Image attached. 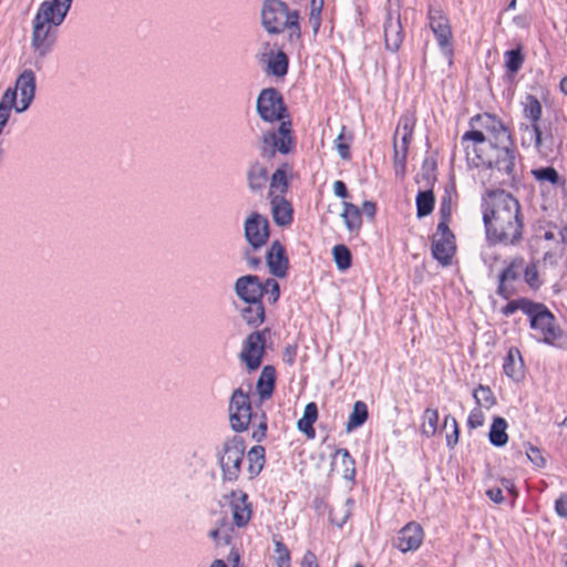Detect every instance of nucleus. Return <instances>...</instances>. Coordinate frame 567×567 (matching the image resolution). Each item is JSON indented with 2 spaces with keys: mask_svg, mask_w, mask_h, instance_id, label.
Returning a JSON list of instances; mask_svg holds the SVG:
<instances>
[{
  "mask_svg": "<svg viewBox=\"0 0 567 567\" xmlns=\"http://www.w3.org/2000/svg\"><path fill=\"white\" fill-rule=\"evenodd\" d=\"M275 545V561L277 567H290V551L287 546L278 539L274 540Z\"/></svg>",
  "mask_w": 567,
  "mask_h": 567,
  "instance_id": "obj_43",
  "label": "nucleus"
},
{
  "mask_svg": "<svg viewBox=\"0 0 567 567\" xmlns=\"http://www.w3.org/2000/svg\"><path fill=\"white\" fill-rule=\"evenodd\" d=\"M271 206L274 221L278 226H287L292 220V206L284 195L268 197Z\"/></svg>",
  "mask_w": 567,
  "mask_h": 567,
  "instance_id": "obj_24",
  "label": "nucleus"
},
{
  "mask_svg": "<svg viewBox=\"0 0 567 567\" xmlns=\"http://www.w3.org/2000/svg\"><path fill=\"white\" fill-rule=\"evenodd\" d=\"M515 262H513L509 267H507L499 276L501 282H504L508 279H515L516 272L514 270Z\"/></svg>",
  "mask_w": 567,
  "mask_h": 567,
  "instance_id": "obj_62",
  "label": "nucleus"
},
{
  "mask_svg": "<svg viewBox=\"0 0 567 567\" xmlns=\"http://www.w3.org/2000/svg\"><path fill=\"white\" fill-rule=\"evenodd\" d=\"M209 537L216 543V545L228 544L230 540L229 528H226L225 524L214 528L209 532Z\"/></svg>",
  "mask_w": 567,
  "mask_h": 567,
  "instance_id": "obj_48",
  "label": "nucleus"
},
{
  "mask_svg": "<svg viewBox=\"0 0 567 567\" xmlns=\"http://www.w3.org/2000/svg\"><path fill=\"white\" fill-rule=\"evenodd\" d=\"M297 353V347L296 346H288L285 350L284 359L287 363L292 364L295 362Z\"/></svg>",
  "mask_w": 567,
  "mask_h": 567,
  "instance_id": "obj_60",
  "label": "nucleus"
},
{
  "mask_svg": "<svg viewBox=\"0 0 567 567\" xmlns=\"http://www.w3.org/2000/svg\"><path fill=\"white\" fill-rule=\"evenodd\" d=\"M333 192L334 195L340 198H346L348 196L347 186L342 181H337L333 183Z\"/></svg>",
  "mask_w": 567,
  "mask_h": 567,
  "instance_id": "obj_58",
  "label": "nucleus"
},
{
  "mask_svg": "<svg viewBox=\"0 0 567 567\" xmlns=\"http://www.w3.org/2000/svg\"><path fill=\"white\" fill-rule=\"evenodd\" d=\"M466 145L467 156L473 152L476 158L473 159L476 166H485L491 171L489 177L494 184L506 185L515 179V155L513 150L496 147L487 142L486 135L481 131H468L462 137Z\"/></svg>",
  "mask_w": 567,
  "mask_h": 567,
  "instance_id": "obj_3",
  "label": "nucleus"
},
{
  "mask_svg": "<svg viewBox=\"0 0 567 567\" xmlns=\"http://www.w3.org/2000/svg\"><path fill=\"white\" fill-rule=\"evenodd\" d=\"M524 114L532 121V124L525 125L523 128V144H527L528 146L534 145L537 150H540L542 133L537 121L542 115V105L535 96L528 95L526 97L524 103Z\"/></svg>",
  "mask_w": 567,
  "mask_h": 567,
  "instance_id": "obj_11",
  "label": "nucleus"
},
{
  "mask_svg": "<svg viewBox=\"0 0 567 567\" xmlns=\"http://www.w3.org/2000/svg\"><path fill=\"white\" fill-rule=\"evenodd\" d=\"M473 396L481 409L489 410L496 404V398L488 386L480 385L474 390Z\"/></svg>",
  "mask_w": 567,
  "mask_h": 567,
  "instance_id": "obj_38",
  "label": "nucleus"
},
{
  "mask_svg": "<svg viewBox=\"0 0 567 567\" xmlns=\"http://www.w3.org/2000/svg\"><path fill=\"white\" fill-rule=\"evenodd\" d=\"M439 413L436 410L426 409L422 416L421 431L426 436H433L437 431Z\"/></svg>",
  "mask_w": 567,
  "mask_h": 567,
  "instance_id": "obj_40",
  "label": "nucleus"
},
{
  "mask_svg": "<svg viewBox=\"0 0 567 567\" xmlns=\"http://www.w3.org/2000/svg\"><path fill=\"white\" fill-rule=\"evenodd\" d=\"M268 181L267 168L259 164L254 163L248 171V184L251 190H260L264 188Z\"/></svg>",
  "mask_w": 567,
  "mask_h": 567,
  "instance_id": "obj_30",
  "label": "nucleus"
},
{
  "mask_svg": "<svg viewBox=\"0 0 567 567\" xmlns=\"http://www.w3.org/2000/svg\"><path fill=\"white\" fill-rule=\"evenodd\" d=\"M245 444L238 436L225 441L219 453V465L225 481H236L244 460Z\"/></svg>",
  "mask_w": 567,
  "mask_h": 567,
  "instance_id": "obj_5",
  "label": "nucleus"
},
{
  "mask_svg": "<svg viewBox=\"0 0 567 567\" xmlns=\"http://www.w3.org/2000/svg\"><path fill=\"white\" fill-rule=\"evenodd\" d=\"M257 112L266 122L281 121L277 132L262 133L259 150L261 156L272 158L276 152L288 154L293 148L291 123L284 121L286 112L282 97L275 89H265L257 99Z\"/></svg>",
  "mask_w": 567,
  "mask_h": 567,
  "instance_id": "obj_2",
  "label": "nucleus"
},
{
  "mask_svg": "<svg viewBox=\"0 0 567 567\" xmlns=\"http://www.w3.org/2000/svg\"><path fill=\"white\" fill-rule=\"evenodd\" d=\"M523 61L524 58L519 50H511L505 53V65L512 73L520 69Z\"/></svg>",
  "mask_w": 567,
  "mask_h": 567,
  "instance_id": "obj_46",
  "label": "nucleus"
},
{
  "mask_svg": "<svg viewBox=\"0 0 567 567\" xmlns=\"http://www.w3.org/2000/svg\"><path fill=\"white\" fill-rule=\"evenodd\" d=\"M264 295H266L269 302L275 303L280 296L279 284L275 279H267L262 284Z\"/></svg>",
  "mask_w": 567,
  "mask_h": 567,
  "instance_id": "obj_47",
  "label": "nucleus"
},
{
  "mask_svg": "<svg viewBox=\"0 0 567 567\" xmlns=\"http://www.w3.org/2000/svg\"><path fill=\"white\" fill-rule=\"evenodd\" d=\"M331 473L352 481L355 476L354 460L346 449L336 450L331 461Z\"/></svg>",
  "mask_w": 567,
  "mask_h": 567,
  "instance_id": "obj_22",
  "label": "nucleus"
},
{
  "mask_svg": "<svg viewBox=\"0 0 567 567\" xmlns=\"http://www.w3.org/2000/svg\"><path fill=\"white\" fill-rule=\"evenodd\" d=\"M318 417V409L316 403L310 402L306 405L302 417L297 422L299 431L305 433L307 437L313 439L316 435L313 423Z\"/></svg>",
  "mask_w": 567,
  "mask_h": 567,
  "instance_id": "obj_27",
  "label": "nucleus"
},
{
  "mask_svg": "<svg viewBox=\"0 0 567 567\" xmlns=\"http://www.w3.org/2000/svg\"><path fill=\"white\" fill-rule=\"evenodd\" d=\"M252 421H258L257 429L252 432V439L257 442H260L264 440L267 432V422L265 413H261L260 415H258L257 419H254Z\"/></svg>",
  "mask_w": 567,
  "mask_h": 567,
  "instance_id": "obj_51",
  "label": "nucleus"
},
{
  "mask_svg": "<svg viewBox=\"0 0 567 567\" xmlns=\"http://www.w3.org/2000/svg\"><path fill=\"white\" fill-rule=\"evenodd\" d=\"M526 455L529 458V461L533 464H535L537 467H544L545 466L546 461H545L544 456L542 455L540 451L537 447L529 445L527 451H526Z\"/></svg>",
  "mask_w": 567,
  "mask_h": 567,
  "instance_id": "obj_53",
  "label": "nucleus"
},
{
  "mask_svg": "<svg viewBox=\"0 0 567 567\" xmlns=\"http://www.w3.org/2000/svg\"><path fill=\"white\" fill-rule=\"evenodd\" d=\"M525 280L530 287H538V271L535 265H528L525 269Z\"/></svg>",
  "mask_w": 567,
  "mask_h": 567,
  "instance_id": "obj_54",
  "label": "nucleus"
},
{
  "mask_svg": "<svg viewBox=\"0 0 567 567\" xmlns=\"http://www.w3.org/2000/svg\"><path fill=\"white\" fill-rule=\"evenodd\" d=\"M286 165L282 167H279L275 171V173L271 176L270 187L268 197L284 195V193L287 190L288 183L286 178Z\"/></svg>",
  "mask_w": 567,
  "mask_h": 567,
  "instance_id": "obj_36",
  "label": "nucleus"
},
{
  "mask_svg": "<svg viewBox=\"0 0 567 567\" xmlns=\"http://www.w3.org/2000/svg\"><path fill=\"white\" fill-rule=\"evenodd\" d=\"M72 1L73 0H45L40 4L34 18L60 27L71 8Z\"/></svg>",
  "mask_w": 567,
  "mask_h": 567,
  "instance_id": "obj_16",
  "label": "nucleus"
},
{
  "mask_svg": "<svg viewBox=\"0 0 567 567\" xmlns=\"http://www.w3.org/2000/svg\"><path fill=\"white\" fill-rule=\"evenodd\" d=\"M383 33L385 48L389 51L396 52L400 49L404 38L399 16L393 17L391 13L388 14V18L384 23Z\"/></svg>",
  "mask_w": 567,
  "mask_h": 567,
  "instance_id": "obj_23",
  "label": "nucleus"
},
{
  "mask_svg": "<svg viewBox=\"0 0 567 567\" xmlns=\"http://www.w3.org/2000/svg\"><path fill=\"white\" fill-rule=\"evenodd\" d=\"M286 29H288V31H289V41L290 42L299 40L300 28H299L298 20L295 23H292V21H291L289 24H287Z\"/></svg>",
  "mask_w": 567,
  "mask_h": 567,
  "instance_id": "obj_57",
  "label": "nucleus"
},
{
  "mask_svg": "<svg viewBox=\"0 0 567 567\" xmlns=\"http://www.w3.org/2000/svg\"><path fill=\"white\" fill-rule=\"evenodd\" d=\"M235 292L244 302L261 300L262 282L254 275L239 277L235 282Z\"/></svg>",
  "mask_w": 567,
  "mask_h": 567,
  "instance_id": "obj_18",
  "label": "nucleus"
},
{
  "mask_svg": "<svg viewBox=\"0 0 567 567\" xmlns=\"http://www.w3.org/2000/svg\"><path fill=\"white\" fill-rule=\"evenodd\" d=\"M524 362L517 348H511L504 362V372L513 380L519 381L524 377Z\"/></svg>",
  "mask_w": 567,
  "mask_h": 567,
  "instance_id": "obj_25",
  "label": "nucleus"
},
{
  "mask_svg": "<svg viewBox=\"0 0 567 567\" xmlns=\"http://www.w3.org/2000/svg\"><path fill=\"white\" fill-rule=\"evenodd\" d=\"M245 237L254 249L262 247L269 237L267 218L258 213H252L245 221Z\"/></svg>",
  "mask_w": 567,
  "mask_h": 567,
  "instance_id": "obj_15",
  "label": "nucleus"
},
{
  "mask_svg": "<svg viewBox=\"0 0 567 567\" xmlns=\"http://www.w3.org/2000/svg\"><path fill=\"white\" fill-rule=\"evenodd\" d=\"M477 122H482V125L486 130V137L488 143H493L496 147L511 148V135L503 123L495 116L485 114L478 115L474 118Z\"/></svg>",
  "mask_w": 567,
  "mask_h": 567,
  "instance_id": "obj_17",
  "label": "nucleus"
},
{
  "mask_svg": "<svg viewBox=\"0 0 567 567\" xmlns=\"http://www.w3.org/2000/svg\"><path fill=\"white\" fill-rule=\"evenodd\" d=\"M323 7V0H311L310 3V14H309V23L312 27L315 33L318 32L320 28V14Z\"/></svg>",
  "mask_w": 567,
  "mask_h": 567,
  "instance_id": "obj_45",
  "label": "nucleus"
},
{
  "mask_svg": "<svg viewBox=\"0 0 567 567\" xmlns=\"http://www.w3.org/2000/svg\"><path fill=\"white\" fill-rule=\"evenodd\" d=\"M513 22L515 25H517L519 28H525L529 24V16L527 13L516 16L513 19Z\"/></svg>",
  "mask_w": 567,
  "mask_h": 567,
  "instance_id": "obj_63",
  "label": "nucleus"
},
{
  "mask_svg": "<svg viewBox=\"0 0 567 567\" xmlns=\"http://www.w3.org/2000/svg\"><path fill=\"white\" fill-rule=\"evenodd\" d=\"M483 221L493 243L515 245L522 239L520 205L505 190H488L483 197Z\"/></svg>",
  "mask_w": 567,
  "mask_h": 567,
  "instance_id": "obj_1",
  "label": "nucleus"
},
{
  "mask_svg": "<svg viewBox=\"0 0 567 567\" xmlns=\"http://www.w3.org/2000/svg\"><path fill=\"white\" fill-rule=\"evenodd\" d=\"M300 567H318L317 557L311 550L303 554Z\"/></svg>",
  "mask_w": 567,
  "mask_h": 567,
  "instance_id": "obj_56",
  "label": "nucleus"
},
{
  "mask_svg": "<svg viewBox=\"0 0 567 567\" xmlns=\"http://www.w3.org/2000/svg\"><path fill=\"white\" fill-rule=\"evenodd\" d=\"M343 210L341 217L349 231H358L361 228V213L357 205L343 202Z\"/></svg>",
  "mask_w": 567,
  "mask_h": 567,
  "instance_id": "obj_28",
  "label": "nucleus"
},
{
  "mask_svg": "<svg viewBox=\"0 0 567 567\" xmlns=\"http://www.w3.org/2000/svg\"><path fill=\"white\" fill-rule=\"evenodd\" d=\"M435 203L434 194L432 190L420 192L416 196V215L419 218L430 215L433 210Z\"/></svg>",
  "mask_w": 567,
  "mask_h": 567,
  "instance_id": "obj_37",
  "label": "nucleus"
},
{
  "mask_svg": "<svg viewBox=\"0 0 567 567\" xmlns=\"http://www.w3.org/2000/svg\"><path fill=\"white\" fill-rule=\"evenodd\" d=\"M430 28L434 33L443 56L449 66L453 63V49L451 45L452 30L445 14L435 8L429 10Z\"/></svg>",
  "mask_w": 567,
  "mask_h": 567,
  "instance_id": "obj_8",
  "label": "nucleus"
},
{
  "mask_svg": "<svg viewBox=\"0 0 567 567\" xmlns=\"http://www.w3.org/2000/svg\"><path fill=\"white\" fill-rule=\"evenodd\" d=\"M275 385V369L270 365L264 367L257 381V390L261 399L271 395Z\"/></svg>",
  "mask_w": 567,
  "mask_h": 567,
  "instance_id": "obj_29",
  "label": "nucleus"
},
{
  "mask_svg": "<svg viewBox=\"0 0 567 567\" xmlns=\"http://www.w3.org/2000/svg\"><path fill=\"white\" fill-rule=\"evenodd\" d=\"M12 107L16 110V94L11 89H7L0 100V123L3 126L10 117Z\"/></svg>",
  "mask_w": 567,
  "mask_h": 567,
  "instance_id": "obj_39",
  "label": "nucleus"
},
{
  "mask_svg": "<svg viewBox=\"0 0 567 567\" xmlns=\"http://www.w3.org/2000/svg\"><path fill=\"white\" fill-rule=\"evenodd\" d=\"M443 429L446 431V445L453 449L457 444L460 435L456 419L452 415H446Z\"/></svg>",
  "mask_w": 567,
  "mask_h": 567,
  "instance_id": "obj_41",
  "label": "nucleus"
},
{
  "mask_svg": "<svg viewBox=\"0 0 567 567\" xmlns=\"http://www.w3.org/2000/svg\"><path fill=\"white\" fill-rule=\"evenodd\" d=\"M362 213L365 214L368 217L373 218L375 214V204L372 202H364L362 204Z\"/></svg>",
  "mask_w": 567,
  "mask_h": 567,
  "instance_id": "obj_64",
  "label": "nucleus"
},
{
  "mask_svg": "<svg viewBox=\"0 0 567 567\" xmlns=\"http://www.w3.org/2000/svg\"><path fill=\"white\" fill-rule=\"evenodd\" d=\"M487 496L494 502V503H502L504 497H503V492L501 488L498 487H495V488H491L486 492Z\"/></svg>",
  "mask_w": 567,
  "mask_h": 567,
  "instance_id": "obj_59",
  "label": "nucleus"
},
{
  "mask_svg": "<svg viewBox=\"0 0 567 567\" xmlns=\"http://www.w3.org/2000/svg\"><path fill=\"white\" fill-rule=\"evenodd\" d=\"M530 328L540 332L542 342L551 347L560 346L558 341L563 338V331L555 326V317L548 309L533 317Z\"/></svg>",
  "mask_w": 567,
  "mask_h": 567,
  "instance_id": "obj_14",
  "label": "nucleus"
},
{
  "mask_svg": "<svg viewBox=\"0 0 567 567\" xmlns=\"http://www.w3.org/2000/svg\"><path fill=\"white\" fill-rule=\"evenodd\" d=\"M16 94V112L27 111L35 95V74L32 70L22 71L16 80L14 87H10Z\"/></svg>",
  "mask_w": 567,
  "mask_h": 567,
  "instance_id": "obj_12",
  "label": "nucleus"
},
{
  "mask_svg": "<svg viewBox=\"0 0 567 567\" xmlns=\"http://www.w3.org/2000/svg\"><path fill=\"white\" fill-rule=\"evenodd\" d=\"M534 176L536 179L542 182H549L551 184H555L558 181V173L553 167H545L533 171Z\"/></svg>",
  "mask_w": 567,
  "mask_h": 567,
  "instance_id": "obj_49",
  "label": "nucleus"
},
{
  "mask_svg": "<svg viewBox=\"0 0 567 567\" xmlns=\"http://www.w3.org/2000/svg\"><path fill=\"white\" fill-rule=\"evenodd\" d=\"M414 126V120L410 115H403L400 118L395 133L393 135V164L396 174L403 175L405 162Z\"/></svg>",
  "mask_w": 567,
  "mask_h": 567,
  "instance_id": "obj_7",
  "label": "nucleus"
},
{
  "mask_svg": "<svg viewBox=\"0 0 567 567\" xmlns=\"http://www.w3.org/2000/svg\"><path fill=\"white\" fill-rule=\"evenodd\" d=\"M334 262L340 270H347L351 266V252L344 245H337L332 249Z\"/></svg>",
  "mask_w": 567,
  "mask_h": 567,
  "instance_id": "obj_42",
  "label": "nucleus"
},
{
  "mask_svg": "<svg viewBox=\"0 0 567 567\" xmlns=\"http://www.w3.org/2000/svg\"><path fill=\"white\" fill-rule=\"evenodd\" d=\"M346 127L342 126L340 130V133L338 134L334 145L338 154L342 159H349L350 158V142L352 140V136H346L344 135Z\"/></svg>",
  "mask_w": 567,
  "mask_h": 567,
  "instance_id": "obj_44",
  "label": "nucleus"
},
{
  "mask_svg": "<svg viewBox=\"0 0 567 567\" xmlns=\"http://www.w3.org/2000/svg\"><path fill=\"white\" fill-rule=\"evenodd\" d=\"M440 213H441V217H442L441 221H445L447 224L450 216H451L450 202H446L445 199L443 200L441 208H440Z\"/></svg>",
  "mask_w": 567,
  "mask_h": 567,
  "instance_id": "obj_61",
  "label": "nucleus"
},
{
  "mask_svg": "<svg viewBox=\"0 0 567 567\" xmlns=\"http://www.w3.org/2000/svg\"><path fill=\"white\" fill-rule=\"evenodd\" d=\"M233 523L237 527H244L251 518V505L248 503V496L243 491L230 493V503Z\"/></svg>",
  "mask_w": 567,
  "mask_h": 567,
  "instance_id": "obj_19",
  "label": "nucleus"
},
{
  "mask_svg": "<svg viewBox=\"0 0 567 567\" xmlns=\"http://www.w3.org/2000/svg\"><path fill=\"white\" fill-rule=\"evenodd\" d=\"M507 423L505 419L501 416H496L492 423L489 430V441L495 446H504L508 441V435L506 433Z\"/></svg>",
  "mask_w": 567,
  "mask_h": 567,
  "instance_id": "obj_31",
  "label": "nucleus"
},
{
  "mask_svg": "<svg viewBox=\"0 0 567 567\" xmlns=\"http://www.w3.org/2000/svg\"><path fill=\"white\" fill-rule=\"evenodd\" d=\"M248 472L250 477L257 476L264 467L265 450L262 446H254L249 450L248 454Z\"/></svg>",
  "mask_w": 567,
  "mask_h": 567,
  "instance_id": "obj_35",
  "label": "nucleus"
},
{
  "mask_svg": "<svg viewBox=\"0 0 567 567\" xmlns=\"http://www.w3.org/2000/svg\"><path fill=\"white\" fill-rule=\"evenodd\" d=\"M267 266L269 271L279 278H282L287 275L288 270V258L286 256L285 247L278 241L275 240L266 256Z\"/></svg>",
  "mask_w": 567,
  "mask_h": 567,
  "instance_id": "obj_21",
  "label": "nucleus"
},
{
  "mask_svg": "<svg viewBox=\"0 0 567 567\" xmlns=\"http://www.w3.org/2000/svg\"><path fill=\"white\" fill-rule=\"evenodd\" d=\"M519 308L529 316L530 320L533 319L536 313L540 312L542 310H546L547 308L543 303H534L527 300H520L519 301Z\"/></svg>",
  "mask_w": 567,
  "mask_h": 567,
  "instance_id": "obj_50",
  "label": "nucleus"
},
{
  "mask_svg": "<svg viewBox=\"0 0 567 567\" xmlns=\"http://www.w3.org/2000/svg\"><path fill=\"white\" fill-rule=\"evenodd\" d=\"M288 70V58L282 51L271 53L267 62V72L276 75L284 76Z\"/></svg>",
  "mask_w": 567,
  "mask_h": 567,
  "instance_id": "obj_33",
  "label": "nucleus"
},
{
  "mask_svg": "<svg viewBox=\"0 0 567 567\" xmlns=\"http://www.w3.org/2000/svg\"><path fill=\"white\" fill-rule=\"evenodd\" d=\"M258 414L252 413L249 395L240 388L236 389L229 401V422L230 426L236 432H243L248 429V425Z\"/></svg>",
  "mask_w": 567,
  "mask_h": 567,
  "instance_id": "obj_6",
  "label": "nucleus"
},
{
  "mask_svg": "<svg viewBox=\"0 0 567 567\" xmlns=\"http://www.w3.org/2000/svg\"><path fill=\"white\" fill-rule=\"evenodd\" d=\"M431 250L433 257L444 267L452 264L456 251L455 237L445 221H440L432 237Z\"/></svg>",
  "mask_w": 567,
  "mask_h": 567,
  "instance_id": "obj_9",
  "label": "nucleus"
},
{
  "mask_svg": "<svg viewBox=\"0 0 567 567\" xmlns=\"http://www.w3.org/2000/svg\"><path fill=\"white\" fill-rule=\"evenodd\" d=\"M368 419V408L367 404L362 401H357L353 404V409L351 414L349 415L346 430L347 432H351L354 429L361 426Z\"/></svg>",
  "mask_w": 567,
  "mask_h": 567,
  "instance_id": "obj_32",
  "label": "nucleus"
},
{
  "mask_svg": "<svg viewBox=\"0 0 567 567\" xmlns=\"http://www.w3.org/2000/svg\"><path fill=\"white\" fill-rule=\"evenodd\" d=\"M299 19L297 11H290L281 0H265L261 7V23L268 33L282 32L291 21Z\"/></svg>",
  "mask_w": 567,
  "mask_h": 567,
  "instance_id": "obj_4",
  "label": "nucleus"
},
{
  "mask_svg": "<svg viewBox=\"0 0 567 567\" xmlns=\"http://www.w3.org/2000/svg\"><path fill=\"white\" fill-rule=\"evenodd\" d=\"M353 502L347 498L343 503L333 506L330 509V522L338 527H342L351 514Z\"/></svg>",
  "mask_w": 567,
  "mask_h": 567,
  "instance_id": "obj_34",
  "label": "nucleus"
},
{
  "mask_svg": "<svg viewBox=\"0 0 567 567\" xmlns=\"http://www.w3.org/2000/svg\"><path fill=\"white\" fill-rule=\"evenodd\" d=\"M424 533L420 524L411 522L406 524L398 536V548L402 553L416 550L423 543Z\"/></svg>",
  "mask_w": 567,
  "mask_h": 567,
  "instance_id": "obj_20",
  "label": "nucleus"
},
{
  "mask_svg": "<svg viewBox=\"0 0 567 567\" xmlns=\"http://www.w3.org/2000/svg\"><path fill=\"white\" fill-rule=\"evenodd\" d=\"M555 511L558 516L560 517H567V494H561L556 503H555Z\"/></svg>",
  "mask_w": 567,
  "mask_h": 567,
  "instance_id": "obj_55",
  "label": "nucleus"
},
{
  "mask_svg": "<svg viewBox=\"0 0 567 567\" xmlns=\"http://www.w3.org/2000/svg\"><path fill=\"white\" fill-rule=\"evenodd\" d=\"M484 424V414L482 412L481 408H475L471 411L468 419H467V425L471 429L480 427Z\"/></svg>",
  "mask_w": 567,
  "mask_h": 567,
  "instance_id": "obj_52",
  "label": "nucleus"
},
{
  "mask_svg": "<svg viewBox=\"0 0 567 567\" xmlns=\"http://www.w3.org/2000/svg\"><path fill=\"white\" fill-rule=\"evenodd\" d=\"M239 311L243 320L249 326H259L265 320V309L261 300L245 302Z\"/></svg>",
  "mask_w": 567,
  "mask_h": 567,
  "instance_id": "obj_26",
  "label": "nucleus"
},
{
  "mask_svg": "<svg viewBox=\"0 0 567 567\" xmlns=\"http://www.w3.org/2000/svg\"><path fill=\"white\" fill-rule=\"evenodd\" d=\"M58 28L35 18L33 19L31 48L39 56L43 58L52 50L56 40Z\"/></svg>",
  "mask_w": 567,
  "mask_h": 567,
  "instance_id": "obj_10",
  "label": "nucleus"
},
{
  "mask_svg": "<svg viewBox=\"0 0 567 567\" xmlns=\"http://www.w3.org/2000/svg\"><path fill=\"white\" fill-rule=\"evenodd\" d=\"M265 333L266 331H256L250 333L245 340L240 352V360L250 371L258 369L261 364L266 342Z\"/></svg>",
  "mask_w": 567,
  "mask_h": 567,
  "instance_id": "obj_13",
  "label": "nucleus"
}]
</instances>
